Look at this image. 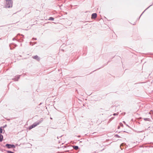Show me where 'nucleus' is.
Returning a JSON list of instances; mask_svg holds the SVG:
<instances>
[{
    "instance_id": "13",
    "label": "nucleus",
    "mask_w": 153,
    "mask_h": 153,
    "mask_svg": "<svg viewBox=\"0 0 153 153\" xmlns=\"http://www.w3.org/2000/svg\"><path fill=\"white\" fill-rule=\"evenodd\" d=\"M115 137H118V138L120 137L117 134H116L115 135Z\"/></svg>"
},
{
    "instance_id": "3",
    "label": "nucleus",
    "mask_w": 153,
    "mask_h": 153,
    "mask_svg": "<svg viewBox=\"0 0 153 153\" xmlns=\"http://www.w3.org/2000/svg\"><path fill=\"white\" fill-rule=\"evenodd\" d=\"M5 146L7 147L8 149H10L11 148H14L15 147V146L14 144H7Z\"/></svg>"
},
{
    "instance_id": "10",
    "label": "nucleus",
    "mask_w": 153,
    "mask_h": 153,
    "mask_svg": "<svg viewBox=\"0 0 153 153\" xmlns=\"http://www.w3.org/2000/svg\"><path fill=\"white\" fill-rule=\"evenodd\" d=\"M48 20L51 21H53L54 20V18L52 17H50Z\"/></svg>"
},
{
    "instance_id": "18",
    "label": "nucleus",
    "mask_w": 153,
    "mask_h": 153,
    "mask_svg": "<svg viewBox=\"0 0 153 153\" xmlns=\"http://www.w3.org/2000/svg\"><path fill=\"white\" fill-rule=\"evenodd\" d=\"M145 10H144L143 12V13H142V14H141V15H140V17H141V16L142 15L143 13L145 12Z\"/></svg>"
},
{
    "instance_id": "27",
    "label": "nucleus",
    "mask_w": 153,
    "mask_h": 153,
    "mask_svg": "<svg viewBox=\"0 0 153 153\" xmlns=\"http://www.w3.org/2000/svg\"><path fill=\"white\" fill-rule=\"evenodd\" d=\"M103 149H103L102 150H101V151H102V150H103Z\"/></svg>"
},
{
    "instance_id": "9",
    "label": "nucleus",
    "mask_w": 153,
    "mask_h": 153,
    "mask_svg": "<svg viewBox=\"0 0 153 153\" xmlns=\"http://www.w3.org/2000/svg\"><path fill=\"white\" fill-rule=\"evenodd\" d=\"M144 120L146 121H150V119L149 118H144L143 119Z\"/></svg>"
},
{
    "instance_id": "23",
    "label": "nucleus",
    "mask_w": 153,
    "mask_h": 153,
    "mask_svg": "<svg viewBox=\"0 0 153 153\" xmlns=\"http://www.w3.org/2000/svg\"><path fill=\"white\" fill-rule=\"evenodd\" d=\"M126 126H128V127H129V126L128 125H126Z\"/></svg>"
},
{
    "instance_id": "20",
    "label": "nucleus",
    "mask_w": 153,
    "mask_h": 153,
    "mask_svg": "<svg viewBox=\"0 0 153 153\" xmlns=\"http://www.w3.org/2000/svg\"><path fill=\"white\" fill-rule=\"evenodd\" d=\"M117 115V114H116V113H114V114H113V115Z\"/></svg>"
},
{
    "instance_id": "5",
    "label": "nucleus",
    "mask_w": 153,
    "mask_h": 153,
    "mask_svg": "<svg viewBox=\"0 0 153 153\" xmlns=\"http://www.w3.org/2000/svg\"><path fill=\"white\" fill-rule=\"evenodd\" d=\"M21 75H17L16 77L12 79L14 81H17L18 80V79L20 78V77Z\"/></svg>"
},
{
    "instance_id": "19",
    "label": "nucleus",
    "mask_w": 153,
    "mask_h": 153,
    "mask_svg": "<svg viewBox=\"0 0 153 153\" xmlns=\"http://www.w3.org/2000/svg\"><path fill=\"white\" fill-rule=\"evenodd\" d=\"M16 39L15 38H13V40H14Z\"/></svg>"
},
{
    "instance_id": "26",
    "label": "nucleus",
    "mask_w": 153,
    "mask_h": 153,
    "mask_svg": "<svg viewBox=\"0 0 153 153\" xmlns=\"http://www.w3.org/2000/svg\"><path fill=\"white\" fill-rule=\"evenodd\" d=\"M21 35L22 36H24L23 35Z\"/></svg>"
},
{
    "instance_id": "4",
    "label": "nucleus",
    "mask_w": 153,
    "mask_h": 153,
    "mask_svg": "<svg viewBox=\"0 0 153 153\" xmlns=\"http://www.w3.org/2000/svg\"><path fill=\"white\" fill-rule=\"evenodd\" d=\"M97 16V14L96 13H93L91 15V19H95Z\"/></svg>"
},
{
    "instance_id": "11",
    "label": "nucleus",
    "mask_w": 153,
    "mask_h": 153,
    "mask_svg": "<svg viewBox=\"0 0 153 153\" xmlns=\"http://www.w3.org/2000/svg\"><path fill=\"white\" fill-rule=\"evenodd\" d=\"M3 129L2 127H0V134L2 133Z\"/></svg>"
},
{
    "instance_id": "16",
    "label": "nucleus",
    "mask_w": 153,
    "mask_h": 153,
    "mask_svg": "<svg viewBox=\"0 0 153 153\" xmlns=\"http://www.w3.org/2000/svg\"><path fill=\"white\" fill-rule=\"evenodd\" d=\"M152 5H150L145 10V11L146 9H148Z\"/></svg>"
},
{
    "instance_id": "7",
    "label": "nucleus",
    "mask_w": 153,
    "mask_h": 153,
    "mask_svg": "<svg viewBox=\"0 0 153 153\" xmlns=\"http://www.w3.org/2000/svg\"><path fill=\"white\" fill-rule=\"evenodd\" d=\"M73 147L74 149L76 150H77L79 149V147L78 146H73Z\"/></svg>"
},
{
    "instance_id": "1",
    "label": "nucleus",
    "mask_w": 153,
    "mask_h": 153,
    "mask_svg": "<svg viewBox=\"0 0 153 153\" xmlns=\"http://www.w3.org/2000/svg\"><path fill=\"white\" fill-rule=\"evenodd\" d=\"M5 7L6 8H10L12 7L13 1L12 0H6Z\"/></svg>"
},
{
    "instance_id": "15",
    "label": "nucleus",
    "mask_w": 153,
    "mask_h": 153,
    "mask_svg": "<svg viewBox=\"0 0 153 153\" xmlns=\"http://www.w3.org/2000/svg\"><path fill=\"white\" fill-rule=\"evenodd\" d=\"M151 131L152 132V133H153V128H152L151 130Z\"/></svg>"
},
{
    "instance_id": "21",
    "label": "nucleus",
    "mask_w": 153,
    "mask_h": 153,
    "mask_svg": "<svg viewBox=\"0 0 153 153\" xmlns=\"http://www.w3.org/2000/svg\"><path fill=\"white\" fill-rule=\"evenodd\" d=\"M35 39V40H36L37 39L36 38H35V39L34 38H33V39Z\"/></svg>"
},
{
    "instance_id": "14",
    "label": "nucleus",
    "mask_w": 153,
    "mask_h": 153,
    "mask_svg": "<svg viewBox=\"0 0 153 153\" xmlns=\"http://www.w3.org/2000/svg\"><path fill=\"white\" fill-rule=\"evenodd\" d=\"M6 126H7V125H5L3 126H2V128H5Z\"/></svg>"
},
{
    "instance_id": "25",
    "label": "nucleus",
    "mask_w": 153,
    "mask_h": 153,
    "mask_svg": "<svg viewBox=\"0 0 153 153\" xmlns=\"http://www.w3.org/2000/svg\"><path fill=\"white\" fill-rule=\"evenodd\" d=\"M142 131H138V132H142Z\"/></svg>"
},
{
    "instance_id": "17",
    "label": "nucleus",
    "mask_w": 153,
    "mask_h": 153,
    "mask_svg": "<svg viewBox=\"0 0 153 153\" xmlns=\"http://www.w3.org/2000/svg\"><path fill=\"white\" fill-rule=\"evenodd\" d=\"M120 128V126H118V128H118V129H119V128Z\"/></svg>"
},
{
    "instance_id": "22",
    "label": "nucleus",
    "mask_w": 153,
    "mask_h": 153,
    "mask_svg": "<svg viewBox=\"0 0 153 153\" xmlns=\"http://www.w3.org/2000/svg\"><path fill=\"white\" fill-rule=\"evenodd\" d=\"M114 117H112L111 119H113L114 118Z\"/></svg>"
},
{
    "instance_id": "2",
    "label": "nucleus",
    "mask_w": 153,
    "mask_h": 153,
    "mask_svg": "<svg viewBox=\"0 0 153 153\" xmlns=\"http://www.w3.org/2000/svg\"><path fill=\"white\" fill-rule=\"evenodd\" d=\"M42 121L41 120V121H40L39 122H37L35 123H33V124L32 125L30 126H29V129H32V128L35 127L37 125H38L41 122V121Z\"/></svg>"
},
{
    "instance_id": "8",
    "label": "nucleus",
    "mask_w": 153,
    "mask_h": 153,
    "mask_svg": "<svg viewBox=\"0 0 153 153\" xmlns=\"http://www.w3.org/2000/svg\"><path fill=\"white\" fill-rule=\"evenodd\" d=\"M3 140V136L0 134V142H1Z\"/></svg>"
},
{
    "instance_id": "6",
    "label": "nucleus",
    "mask_w": 153,
    "mask_h": 153,
    "mask_svg": "<svg viewBox=\"0 0 153 153\" xmlns=\"http://www.w3.org/2000/svg\"><path fill=\"white\" fill-rule=\"evenodd\" d=\"M33 58L35 59H36L38 61L39 60L40 58H39L38 56L37 55H36L33 56Z\"/></svg>"
},
{
    "instance_id": "24",
    "label": "nucleus",
    "mask_w": 153,
    "mask_h": 153,
    "mask_svg": "<svg viewBox=\"0 0 153 153\" xmlns=\"http://www.w3.org/2000/svg\"><path fill=\"white\" fill-rule=\"evenodd\" d=\"M50 119H52V118L51 117H50Z\"/></svg>"
},
{
    "instance_id": "12",
    "label": "nucleus",
    "mask_w": 153,
    "mask_h": 153,
    "mask_svg": "<svg viewBox=\"0 0 153 153\" xmlns=\"http://www.w3.org/2000/svg\"><path fill=\"white\" fill-rule=\"evenodd\" d=\"M7 153H14V152H11V151H7Z\"/></svg>"
}]
</instances>
